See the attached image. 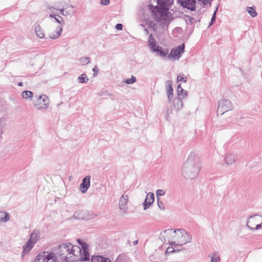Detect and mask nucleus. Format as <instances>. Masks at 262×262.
Instances as JSON below:
<instances>
[{"label": "nucleus", "mask_w": 262, "mask_h": 262, "mask_svg": "<svg viewBox=\"0 0 262 262\" xmlns=\"http://www.w3.org/2000/svg\"><path fill=\"white\" fill-rule=\"evenodd\" d=\"M244 117L242 116V114H237L236 118V122L237 123L239 124L241 123V120L244 119Z\"/></svg>", "instance_id": "42"}, {"label": "nucleus", "mask_w": 262, "mask_h": 262, "mask_svg": "<svg viewBox=\"0 0 262 262\" xmlns=\"http://www.w3.org/2000/svg\"><path fill=\"white\" fill-rule=\"evenodd\" d=\"M160 238L170 245L182 246L190 242L191 236L183 229H175L173 231L172 229H167L161 232Z\"/></svg>", "instance_id": "2"}, {"label": "nucleus", "mask_w": 262, "mask_h": 262, "mask_svg": "<svg viewBox=\"0 0 262 262\" xmlns=\"http://www.w3.org/2000/svg\"><path fill=\"white\" fill-rule=\"evenodd\" d=\"M79 61L82 65H86L90 63V59L87 57H82L79 59Z\"/></svg>", "instance_id": "33"}, {"label": "nucleus", "mask_w": 262, "mask_h": 262, "mask_svg": "<svg viewBox=\"0 0 262 262\" xmlns=\"http://www.w3.org/2000/svg\"><path fill=\"white\" fill-rule=\"evenodd\" d=\"M79 246L70 243L59 245L56 250L57 255L64 261H86L90 259L89 245L80 239L77 240Z\"/></svg>", "instance_id": "1"}, {"label": "nucleus", "mask_w": 262, "mask_h": 262, "mask_svg": "<svg viewBox=\"0 0 262 262\" xmlns=\"http://www.w3.org/2000/svg\"><path fill=\"white\" fill-rule=\"evenodd\" d=\"M201 169V163L198 156L193 152L189 155L182 167V174L187 179H193L198 176Z\"/></svg>", "instance_id": "3"}, {"label": "nucleus", "mask_w": 262, "mask_h": 262, "mask_svg": "<svg viewBox=\"0 0 262 262\" xmlns=\"http://www.w3.org/2000/svg\"><path fill=\"white\" fill-rule=\"evenodd\" d=\"M165 194V192L164 190L162 189H158L156 191V195L157 198H158L159 196H163Z\"/></svg>", "instance_id": "37"}, {"label": "nucleus", "mask_w": 262, "mask_h": 262, "mask_svg": "<svg viewBox=\"0 0 262 262\" xmlns=\"http://www.w3.org/2000/svg\"><path fill=\"white\" fill-rule=\"evenodd\" d=\"M34 243L31 242V240L28 239L27 241L26 244L23 247V251L21 254L22 257H24L25 255L30 253V251L34 247Z\"/></svg>", "instance_id": "16"}, {"label": "nucleus", "mask_w": 262, "mask_h": 262, "mask_svg": "<svg viewBox=\"0 0 262 262\" xmlns=\"http://www.w3.org/2000/svg\"><path fill=\"white\" fill-rule=\"evenodd\" d=\"M40 238V231L38 229H34L30 235L29 240L33 243H35L39 240Z\"/></svg>", "instance_id": "17"}, {"label": "nucleus", "mask_w": 262, "mask_h": 262, "mask_svg": "<svg viewBox=\"0 0 262 262\" xmlns=\"http://www.w3.org/2000/svg\"><path fill=\"white\" fill-rule=\"evenodd\" d=\"M67 11H69V12H70L75 11L73 10H72V9H69V10H67Z\"/></svg>", "instance_id": "54"}, {"label": "nucleus", "mask_w": 262, "mask_h": 262, "mask_svg": "<svg viewBox=\"0 0 262 262\" xmlns=\"http://www.w3.org/2000/svg\"><path fill=\"white\" fill-rule=\"evenodd\" d=\"M91 261L92 262H112L109 258L100 255H93Z\"/></svg>", "instance_id": "21"}, {"label": "nucleus", "mask_w": 262, "mask_h": 262, "mask_svg": "<svg viewBox=\"0 0 262 262\" xmlns=\"http://www.w3.org/2000/svg\"><path fill=\"white\" fill-rule=\"evenodd\" d=\"M5 118L1 117L0 118V142L3 139V134L4 133V129L5 126Z\"/></svg>", "instance_id": "28"}, {"label": "nucleus", "mask_w": 262, "mask_h": 262, "mask_svg": "<svg viewBox=\"0 0 262 262\" xmlns=\"http://www.w3.org/2000/svg\"><path fill=\"white\" fill-rule=\"evenodd\" d=\"M262 220V216L258 215H254L251 216L249 217L248 221H247V226L248 227L250 230H254V228L251 227L250 226V224L253 225L255 223H259L260 220Z\"/></svg>", "instance_id": "15"}, {"label": "nucleus", "mask_w": 262, "mask_h": 262, "mask_svg": "<svg viewBox=\"0 0 262 262\" xmlns=\"http://www.w3.org/2000/svg\"><path fill=\"white\" fill-rule=\"evenodd\" d=\"M168 10H166V12L165 13V15L166 16H165V15H162V16L159 15L158 14H157L156 12L155 13H152V17L157 20H161V19H164L166 21H171L173 19V17L172 14L169 13L168 12Z\"/></svg>", "instance_id": "12"}, {"label": "nucleus", "mask_w": 262, "mask_h": 262, "mask_svg": "<svg viewBox=\"0 0 262 262\" xmlns=\"http://www.w3.org/2000/svg\"><path fill=\"white\" fill-rule=\"evenodd\" d=\"M35 31L37 37L43 38L45 36L44 32L39 24H35Z\"/></svg>", "instance_id": "24"}, {"label": "nucleus", "mask_w": 262, "mask_h": 262, "mask_svg": "<svg viewBox=\"0 0 262 262\" xmlns=\"http://www.w3.org/2000/svg\"><path fill=\"white\" fill-rule=\"evenodd\" d=\"M93 71L94 72L93 76L94 77L97 76L99 72L98 67L97 66H95L93 69Z\"/></svg>", "instance_id": "43"}, {"label": "nucleus", "mask_w": 262, "mask_h": 262, "mask_svg": "<svg viewBox=\"0 0 262 262\" xmlns=\"http://www.w3.org/2000/svg\"><path fill=\"white\" fill-rule=\"evenodd\" d=\"M152 52L156 53L157 55L167 59V54H168L169 50L167 48L163 49L162 47L157 45L155 47L150 50Z\"/></svg>", "instance_id": "9"}, {"label": "nucleus", "mask_w": 262, "mask_h": 262, "mask_svg": "<svg viewBox=\"0 0 262 262\" xmlns=\"http://www.w3.org/2000/svg\"><path fill=\"white\" fill-rule=\"evenodd\" d=\"M261 227H262V219H261V221L260 223L257 224L256 226V227L255 228H254V230H258V229H260Z\"/></svg>", "instance_id": "47"}, {"label": "nucleus", "mask_w": 262, "mask_h": 262, "mask_svg": "<svg viewBox=\"0 0 262 262\" xmlns=\"http://www.w3.org/2000/svg\"><path fill=\"white\" fill-rule=\"evenodd\" d=\"M56 16H57V15H55V14H51L50 15V16H50V17H51V18H55L56 17Z\"/></svg>", "instance_id": "49"}, {"label": "nucleus", "mask_w": 262, "mask_h": 262, "mask_svg": "<svg viewBox=\"0 0 262 262\" xmlns=\"http://www.w3.org/2000/svg\"><path fill=\"white\" fill-rule=\"evenodd\" d=\"M110 3V0H100V4L102 5L107 6Z\"/></svg>", "instance_id": "44"}, {"label": "nucleus", "mask_w": 262, "mask_h": 262, "mask_svg": "<svg viewBox=\"0 0 262 262\" xmlns=\"http://www.w3.org/2000/svg\"><path fill=\"white\" fill-rule=\"evenodd\" d=\"M62 32V27L61 26H58L56 28L55 32L54 33H51L49 35V37L52 39H57L61 35V33Z\"/></svg>", "instance_id": "23"}, {"label": "nucleus", "mask_w": 262, "mask_h": 262, "mask_svg": "<svg viewBox=\"0 0 262 262\" xmlns=\"http://www.w3.org/2000/svg\"><path fill=\"white\" fill-rule=\"evenodd\" d=\"M138 243V240H136L134 242H133V244L134 245H137Z\"/></svg>", "instance_id": "52"}, {"label": "nucleus", "mask_w": 262, "mask_h": 262, "mask_svg": "<svg viewBox=\"0 0 262 262\" xmlns=\"http://www.w3.org/2000/svg\"><path fill=\"white\" fill-rule=\"evenodd\" d=\"M179 250H176L174 249L171 247H169L167 248L166 251V253H172L176 251H179Z\"/></svg>", "instance_id": "40"}, {"label": "nucleus", "mask_w": 262, "mask_h": 262, "mask_svg": "<svg viewBox=\"0 0 262 262\" xmlns=\"http://www.w3.org/2000/svg\"><path fill=\"white\" fill-rule=\"evenodd\" d=\"M115 28L118 30H122L123 29V25L121 24H117L116 25Z\"/></svg>", "instance_id": "45"}, {"label": "nucleus", "mask_w": 262, "mask_h": 262, "mask_svg": "<svg viewBox=\"0 0 262 262\" xmlns=\"http://www.w3.org/2000/svg\"><path fill=\"white\" fill-rule=\"evenodd\" d=\"M147 43L148 47H149L150 50L155 47V46L157 45V41L154 37L153 35L152 34H151L149 36Z\"/></svg>", "instance_id": "25"}, {"label": "nucleus", "mask_w": 262, "mask_h": 262, "mask_svg": "<svg viewBox=\"0 0 262 262\" xmlns=\"http://www.w3.org/2000/svg\"><path fill=\"white\" fill-rule=\"evenodd\" d=\"M84 212L82 211H78L74 213V217L78 220H83L84 219L83 216Z\"/></svg>", "instance_id": "32"}, {"label": "nucleus", "mask_w": 262, "mask_h": 262, "mask_svg": "<svg viewBox=\"0 0 262 262\" xmlns=\"http://www.w3.org/2000/svg\"><path fill=\"white\" fill-rule=\"evenodd\" d=\"M78 80L79 83H85L88 81L89 78H88L87 75L83 73L81 74L78 77Z\"/></svg>", "instance_id": "30"}, {"label": "nucleus", "mask_w": 262, "mask_h": 262, "mask_svg": "<svg viewBox=\"0 0 262 262\" xmlns=\"http://www.w3.org/2000/svg\"><path fill=\"white\" fill-rule=\"evenodd\" d=\"M166 87L167 90V94L169 101L172 98L173 96V89H172V82L171 80H167L166 81Z\"/></svg>", "instance_id": "18"}, {"label": "nucleus", "mask_w": 262, "mask_h": 262, "mask_svg": "<svg viewBox=\"0 0 262 262\" xmlns=\"http://www.w3.org/2000/svg\"><path fill=\"white\" fill-rule=\"evenodd\" d=\"M136 80L137 79L136 77L134 76H132L130 78L125 80L124 81V82L127 84H131L135 83L136 81Z\"/></svg>", "instance_id": "34"}, {"label": "nucleus", "mask_w": 262, "mask_h": 262, "mask_svg": "<svg viewBox=\"0 0 262 262\" xmlns=\"http://www.w3.org/2000/svg\"><path fill=\"white\" fill-rule=\"evenodd\" d=\"M51 258L57 259L54 252L43 251L36 256L35 262H51Z\"/></svg>", "instance_id": "6"}, {"label": "nucleus", "mask_w": 262, "mask_h": 262, "mask_svg": "<svg viewBox=\"0 0 262 262\" xmlns=\"http://www.w3.org/2000/svg\"><path fill=\"white\" fill-rule=\"evenodd\" d=\"M247 11L253 17H255L257 14L255 8L253 7H247Z\"/></svg>", "instance_id": "31"}, {"label": "nucleus", "mask_w": 262, "mask_h": 262, "mask_svg": "<svg viewBox=\"0 0 262 262\" xmlns=\"http://www.w3.org/2000/svg\"><path fill=\"white\" fill-rule=\"evenodd\" d=\"M185 45L184 43L178 46L176 48H174L171 50L169 54L167 56V59H179L181 54L184 52Z\"/></svg>", "instance_id": "8"}, {"label": "nucleus", "mask_w": 262, "mask_h": 262, "mask_svg": "<svg viewBox=\"0 0 262 262\" xmlns=\"http://www.w3.org/2000/svg\"><path fill=\"white\" fill-rule=\"evenodd\" d=\"M157 6H154L150 4L148 6L149 9L151 13L156 12L158 15L162 16L165 15L166 10H169L170 7L173 4L174 0H156ZM166 15H165V16Z\"/></svg>", "instance_id": "4"}, {"label": "nucleus", "mask_w": 262, "mask_h": 262, "mask_svg": "<svg viewBox=\"0 0 262 262\" xmlns=\"http://www.w3.org/2000/svg\"><path fill=\"white\" fill-rule=\"evenodd\" d=\"M173 105L174 108L177 111H178L179 110H181L183 106V102L181 99V98H180L179 97L174 98L173 100Z\"/></svg>", "instance_id": "20"}, {"label": "nucleus", "mask_w": 262, "mask_h": 262, "mask_svg": "<svg viewBox=\"0 0 262 262\" xmlns=\"http://www.w3.org/2000/svg\"><path fill=\"white\" fill-rule=\"evenodd\" d=\"M18 85L19 86H22L23 85V83L21 82H19L18 83Z\"/></svg>", "instance_id": "51"}, {"label": "nucleus", "mask_w": 262, "mask_h": 262, "mask_svg": "<svg viewBox=\"0 0 262 262\" xmlns=\"http://www.w3.org/2000/svg\"><path fill=\"white\" fill-rule=\"evenodd\" d=\"M187 78L186 77H184L183 76L178 75L177 77V81H183L186 82L187 81Z\"/></svg>", "instance_id": "38"}, {"label": "nucleus", "mask_w": 262, "mask_h": 262, "mask_svg": "<svg viewBox=\"0 0 262 262\" xmlns=\"http://www.w3.org/2000/svg\"><path fill=\"white\" fill-rule=\"evenodd\" d=\"M9 214L8 213L4 211L0 212V221L2 222L5 223L9 220Z\"/></svg>", "instance_id": "27"}, {"label": "nucleus", "mask_w": 262, "mask_h": 262, "mask_svg": "<svg viewBox=\"0 0 262 262\" xmlns=\"http://www.w3.org/2000/svg\"><path fill=\"white\" fill-rule=\"evenodd\" d=\"M157 203H158V206L160 209H161V210L165 209V207H164V205L163 202L162 201H160L159 198H158Z\"/></svg>", "instance_id": "39"}, {"label": "nucleus", "mask_w": 262, "mask_h": 262, "mask_svg": "<svg viewBox=\"0 0 262 262\" xmlns=\"http://www.w3.org/2000/svg\"><path fill=\"white\" fill-rule=\"evenodd\" d=\"M177 93L179 96H182V98L184 99L187 95V92L184 90L179 84L177 87Z\"/></svg>", "instance_id": "26"}, {"label": "nucleus", "mask_w": 262, "mask_h": 262, "mask_svg": "<svg viewBox=\"0 0 262 262\" xmlns=\"http://www.w3.org/2000/svg\"><path fill=\"white\" fill-rule=\"evenodd\" d=\"M128 201V196L127 195L123 194L120 198L119 202V209L125 212L127 210V204Z\"/></svg>", "instance_id": "14"}, {"label": "nucleus", "mask_w": 262, "mask_h": 262, "mask_svg": "<svg viewBox=\"0 0 262 262\" xmlns=\"http://www.w3.org/2000/svg\"><path fill=\"white\" fill-rule=\"evenodd\" d=\"M58 17H55L54 19L55 21L61 25H64V22L62 17L59 15H57Z\"/></svg>", "instance_id": "36"}, {"label": "nucleus", "mask_w": 262, "mask_h": 262, "mask_svg": "<svg viewBox=\"0 0 262 262\" xmlns=\"http://www.w3.org/2000/svg\"><path fill=\"white\" fill-rule=\"evenodd\" d=\"M211 1L212 0H204L202 2V3L205 6L207 5H209L210 6L211 5Z\"/></svg>", "instance_id": "46"}, {"label": "nucleus", "mask_w": 262, "mask_h": 262, "mask_svg": "<svg viewBox=\"0 0 262 262\" xmlns=\"http://www.w3.org/2000/svg\"><path fill=\"white\" fill-rule=\"evenodd\" d=\"M90 176H86L83 179L82 183L80 185V189L82 193H85L90 187Z\"/></svg>", "instance_id": "13"}, {"label": "nucleus", "mask_w": 262, "mask_h": 262, "mask_svg": "<svg viewBox=\"0 0 262 262\" xmlns=\"http://www.w3.org/2000/svg\"><path fill=\"white\" fill-rule=\"evenodd\" d=\"M178 1L183 8L191 11H194L195 9V0H178Z\"/></svg>", "instance_id": "10"}, {"label": "nucleus", "mask_w": 262, "mask_h": 262, "mask_svg": "<svg viewBox=\"0 0 262 262\" xmlns=\"http://www.w3.org/2000/svg\"><path fill=\"white\" fill-rule=\"evenodd\" d=\"M220 260V257L218 255L214 254L211 258V262H217Z\"/></svg>", "instance_id": "41"}, {"label": "nucleus", "mask_w": 262, "mask_h": 262, "mask_svg": "<svg viewBox=\"0 0 262 262\" xmlns=\"http://www.w3.org/2000/svg\"><path fill=\"white\" fill-rule=\"evenodd\" d=\"M203 1H204V0H198V1H199V2H202Z\"/></svg>", "instance_id": "55"}, {"label": "nucleus", "mask_w": 262, "mask_h": 262, "mask_svg": "<svg viewBox=\"0 0 262 262\" xmlns=\"http://www.w3.org/2000/svg\"><path fill=\"white\" fill-rule=\"evenodd\" d=\"M217 9H218V7H217L216 8V9L214 11L212 16V17H211V21H210V23L209 24V27L211 26L214 24V21L216 20V12L217 11Z\"/></svg>", "instance_id": "35"}, {"label": "nucleus", "mask_w": 262, "mask_h": 262, "mask_svg": "<svg viewBox=\"0 0 262 262\" xmlns=\"http://www.w3.org/2000/svg\"><path fill=\"white\" fill-rule=\"evenodd\" d=\"M50 100L46 95L39 96L34 103L35 106L38 110H46L49 107Z\"/></svg>", "instance_id": "7"}, {"label": "nucleus", "mask_w": 262, "mask_h": 262, "mask_svg": "<svg viewBox=\"0 0 262 262\" xmlns=\"http://www.w3.org/2000/svg\"><path fill=\"white\" fill-rule=\"evenodd\" d=\"M155 201V195L152 192H149L146 194V198L143 203L144 210H146L154 203Z\"/></svg>", "instance_id": "11"}, {"label": "nucleus", "mask_w": 262, "mask_h": 262, "mask_svg": "<svg viewBox=\"0 0 262 262\" xmlns=\"http://www.w3.org/2000/svg\"><path fill=\"white\" fill-rule=\"evenodd\" d=\"M21 96L22 97L25 99H31L33 97V94L31 91H25L23 92Z\"/></svg>", "instance_id": "29"}, {"label": "nucleus", "mask_w": 262, "mask_h": 262, "mask_svg": "<svg viewBox=\"0 0 262 262\" xmlns=\"http://www.w3.org/2000/svg\"><path fill=\"white\" fill-rule=\"evenodd\" d=\"M48 9L51 11H53V10H55V8L52 6H50L48 7Z\"/></svg>", "instance_id": "48"}, {"label": "nucleus", "mask_w": 262, "mask_h": 262, "mask_svg": "<svg viewBox=\"0 0 262 262\" xmlns=\"http://www.w3.org/2000/svg\"><path fill=\"white\" fill-rule=\"evenodd\" d=\"M51 262H57V259H52V258H51Z\"/></svg>", "instance_id": "53"}, {"label": "nucleus", "mask_w": 262, "mask_h": 262, "mask_svg": "<svg viewBox=\"0 0 262 262\" xmlns=\"http://www.w3.org/2000/svg\"><path fill=\"white\" fill-rule=\"evenodd\" d=\"M236 159V155L234 154H228L225 157L224 160L227 165H230L234 163Z\"/></svg>", "instance_id": "22"}, {"label": "nucleus", "mask_w": 262, "mask_h": 262, "mask_svg": "<svg viewBox=\"0 0 262 262\" xmlns=\"http://www.w3.org/2000/svg\"><path fill=\"white\" fill-rule=\"evenodd\" d=\"M233 108V105L231 102L226 99H222L218 102V107L216 111L217 115H222L225 113L231 110Z\"/></svg>", "instance_id": "5"}, {"label": "nucleus", "mask_w": 262, "mask_h": 262, "mask_svg": "<svg viewBox=\"0 0 262 262\" xmlns=\"http://www.w3.org/2000/svg\"><path fill=\"white\" fill-rule=\"evenodd\" d=\"M144 31L146 35L149 34V31L147 29H144Z\"/></svg>", "instance_id": "50"}, {"label": "nucleus", "mask_w": 262, "mask_h": 262, "mask_svg": "<svg viewBox=\"0 0 262 262\" xmlns=\"http://www.w3.org/2000/svg\"><path fill=\"white\" fill-rule=\"evenodd\" d=\"M74 6L73 5H69L66 4L65 6H63V8L58 9L60 12V13L61 15L68 16V15H74L75 13V11H72L69 12V11H66L64 10L67 9L68 8H73Z\"/></svg>", "instance_id": "19"}]
</instances>
